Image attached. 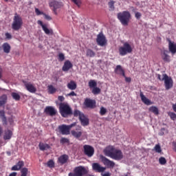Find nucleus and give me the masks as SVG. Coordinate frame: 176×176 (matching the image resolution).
Returning a JSON list of instances; mask_svg holds the SVG:
<instances>
[{"label":"nucleus","mask_w":176,"mask_h":176,"mask_svg":"<svg viewBox=\"0 0 176 176\" xmlns=\"http://www.w3.org/2000/svg\"><path fill=\"white\" fill-rule=\"evenodd\" d=\"M49 6L54 12V14L57 16V14H58L57 10L61 9V8H63V3L57 0H50Z\"/></svg>","instance_id":"0eeeda50"},{"label":"nucleus","mask_w":176,"mask_h":176,"mask_svg":"<svg viewBox=\"0 0 176 176\" xmlns=\"http://www.w3.org/2000/svg\"><path fill=\"white\" fill-rule=\"evenodd\" d=\"M67 96L69 97H76V94L75 93V91H72L69 94H67Z\"/></svg>","instance_id":"5fc2aeb1"},{"label":"nucleus","mask_w":176,"mask_h":176,"mask_svg":"<svg viewBox=\"0 0 176 176\" xmlns=\"http://www.w3.org/2000/svg\"><path fill=\"white\" fill-rule=\"evenodd\" d=\"M71 134L74 138L79 139L82 137V134H83V131H82V126H78L75 130L71 131Z\"/></svg>","instance_id":"4468645a"},{"label":"nucleus","mask_w":176,"mask_h":176,"mask_svg":"<svg viewBox=\"0 0 176 176\" xmlns=\"http://www.w3.org/2000/svg\"><path fill=\"white\" fill-rule=\"evenodd\" d=\"M69 159V157L68 156V155L67 154H63L62 155H60L58 158V162L63 165V164H65V163H67L68 162V160Z\"/></svg>","instance_id":"6ab92c4d"},{"label":"nucleus","mask_w":176,"mask_h":176,"mask_svg":"<svg viewBox=\"0 0 176 176\" xmlns=\"http://www.w3.org/2000/svg\"><path fill=\"white\" fill-rule=\"evenodd\" d=\"M170 51L166 50H162L161 51V57L164 63H170L171 61V57L168 55Z\"/></svg>","instance_id":"ddd939ff"},{"label":"nucleus","mask_w":176,"mask_h":176,"mask_svg":"<svg viewBox=\"0 0 176 176\" xmlns=\"http://www.w3.org/2000/svg\"><path fill=\"white\" fill-rule=\"evenodd\" d=\"M86 56L87 57H94V56H96V53L93 50L88 49L87 50Z\"/></svg>","instance_id":"f704fd0d"},{"label":"nucleus","mask_w":176,"mask_h":176,"mask_svg":"<svg viewBox=\"0 0 176 176\" xmlns=\"http://www.w3.org/2000/svg\"><path fill=\"white\" fill-rule=\"evenodd\" d=\"M8 100V96L6 95H2L0 97V107H2V105H5L6 104V101Z\"/></svg>","instance_id":"c85d7f7f"},{"label":"nucleus","mask_w":176,"mask_h":176,"mask_svg":"<svg viewBox=\"0 0 176 176\" xmlns=\"http://www.w3.org/2000/svg\"><path fill=\"white\" fill-rule=\"evenodd\" d=\"M124 78H125V82H126L127 83H130V82H131V78L126 77V76Z\"/></svg>","instance_id":"052dcab7"},{"label":"nucleus","mask_w":176,"mask_h":176,"mask_svg":"<svg viewBox=\"0 0 176 176\" xmlns=\"http://www.w3.org/2000/svg\"><path fill=\"white\" fill-rule=\"evenodd\" d=\"M13 135V132L12 131L8 129L5 131L4 132V136H3V140H10L12 138V136Z\"/></svg>","instance_id":"393cba45"},{"label":"nucleus","mask_w":176,"mask_h":176,"mask_svg":"<svg viewBox=\"0 0 176 176\" xmlns=\"http://www.w3.org/2000/svg\"><path fill=\"white\" fill-rule=\"evenodd\" d=\"M11 96H12V98L14 100H15V101H20L21 96L19 94H17L16 92H12L11 94Z\"/></svg>","instance_id":"72a5a7b5"},{"label":"nucleus","mask_w":176,"mask_h":176,"mask_svg":"<svg viewBox=\"0 0 176 176\" xmlns=\"http://www.w3.org/2000/svg\"><path fill=\"white\" fill-rule=\"evenodd\" d=\"M157 78L159 80H161V81L164 80V76H163V74H162V77L160 74H157Z\"/></svg>","instance_id":"6e6d98bb"},{"label":"nucleus","mask_w":176,"mask_h":176,"mask_svg":"<svg viewBox=\"0 0 176 176\" xmlns=\"http://www.w3.org/2000/svg\"><path fill=\"white\" fill-rule=\"evenodd\" d=\"M22 25H23V19H21V16H20V15L16 13L14 16L13 23L12 24V28L14 31H19V30L21 28Z\"/></svg>","instance_id":"39448f33"},{"label":"nucleus","mask_w":176,"mask_h":176,"mask_svg":"<svg viewBox=\"0 0 176 176\" xmlns=\"http://www.w3.org/2000/svg\"><path fill=\"white\" fill-rule=\"evenodd\" d=\"M102 176H111V173L107 172L105 173H102Z\"/></svg>","instance_id":"e2e57ef3"},{"label":"nucleus","mask_w":176,"mask_h":176,"mask_svg":"<svg viewBox=\"0 0 176 176\" xmlns=\"http://www.w3.org/2000/svg\"><path fill=\"white\" fill-rule=\"evenodd\" d=\"M8 122H9L10 124H13V118H9Z\"/></svg>","instance_id":"0e129e2a"},{"label":"nucleus","mask_w":176,"mask_h":176,"mask_svg":"<svg viewBox=\"0 0 176 176\" xmlns=\"http://www.w3.org/2000/svg\"><path fill=\"white\" fill-rule=\"evenodd\" d=\"M154 151L157 153H162V147L160 146V144H156L154 147Z\"/></svg>","instance_id":"37998d69"},{"label":"nucleus","mask_w":176,"mask_h":176,"mask_svg":"<svg viewBox=\"0 0 176 176\" xmlns=\"http://www.w3.org/2000/svg\"><path fill=\"white\" fill-rule=\"evenodd\" d=\"M24 167V162L23 161H19L17 162V164L14 166H13L11 168L12 171H19V170H21V168Z\"/></svg>","instance_id":"4be33fe9"},{"label":"nucleus","mask_w":176,"mask_h":176,"mask_svg":"<svg viewBox=\"0 0 176 176\" xmlns=\"http://www.w3.org/2000/svg\"><path fill=\"white\" fill-rule=\"evenodd\" d=\"M115 74L117 75H122L124 77H126V74L124 73V69L122 68V66L120 65H118L115 69H114Z\"/></svg>","instance_id":"aec40b11"},{"label":"nucleus","mask_w":176,"mask_h":176,"mask_svg":"<svg viewBox=\"0 0 176 176\" xmlns=\"http://www.w3.org/2000/svg\"><path fill=\"white\" fill-rule=\"evenodd\" d=\"M96 42L98 45H107L108 43V40L102 32L97 35Z\"/></svg>","instance_id":"9b49d317"},{"label":"nucleus","mask_w":176,"mask_h":176,"mask_svg":"<svg viewBox=\"0 0 176 176\" xmlns=\"http://www.w3.org/2000/svg\"><path fill=\"white\" fill-rule=\"evenodd\" d=\"M92 169L94 171H96V173H104V171L107 170V168L101 166L98 163H94L92 164Z\"/></svg>","instance_id":"f3484780"},{"label":"nucleus","mask_w":176,"mask_h":176,"mask_svg":"<svg viewBox=\"0 0 176 176\" xmlns=\"http://www.w3.org/2000/svg\"><path fill=\"white\" fill-rule=\"evenodd\" d=\"M133 52V47L130 45H124L119 48L120 56H126Z\"/></svg>","instance_id":"6e6552de"},{"label":"nucleus","mask_w":176,"mask_h":176,"mask_svg":"<svg viewBox=\"0 0 176 176\" xmlns=\"http://www.w3.org/2000/svg\"><path fill=\"white\" fill-rule=\"evenodd\" d=\"M0 118H1L3 124L5 126L8 125V120L6 119V117L5 116V111H0Z\"/></svg>","instance_id":"cd10ccee"},{"label":"nucleus","mask_w":176,"mask_h":176,"mask_svg":"<svg viewBox=\"0 0 176 176\" xmlns=\"http://www.w3.org/2000/svg\"><path fill=\"white\" fill-rule=\"evenodd\" d=\"M167 41L168 42V45H174V43L171 42V40H170V38H167Z\"/></svg>","instance_id":"338daca9"},{"label":"nucleus","mask_w":176,"mask_h":176,"mask_svg":"<svg viewBox=\"0 0 176 176\" xmlns=\"http://www.w3.org/2000/svg\"><path fill=\"white\" fill-rule=\"evenodd\" d=\"M168 116L170 118L171 120H176V113L174 112H168Z\"/></svg>","instance_id":"a18cd8bd"},{"label":"nucleus","mask_w":176,"mask_h":176,"mask_svg":"<svg viewBox=\"0 0 176 176\" xmlns=\"http://www.w3.org/2000/svg\"><path fill=\"white\" fill-rule=\"evenodd\" d=\"M16 175H17V173L16 172H12L9 175V176H16Z\"/></svg>","instance_id":"69168bd1"},{"label":"nucleus","mask_w":176,"mask_h":176,"mask_svg":"<svg viewBox=\"0 0 176 176\" xmlns=\"http://www.w3.org/2000/svg\"><path fill=\"white\" fill-rule=\"evenodd\" d=\"M163 76L164 79V81L166 90H170V89L173 87V85L174 83V82L173 81V78H171V77L168 76L167 74H164Z\"/></svg>","instance_id":"9d476101"},{"label":"nucleus","mask_w":176,"mask_h":176,"mask_svg":"<svg viewBox=\"0 0 176 176\" xmlns=\"http://www.w3.org/2000/svg\"><path fill=\"white\" fill-rule=\"evenodd\" d=\"M4 53H10V45H3L2 46Z\"/></svg>","instance_id":"e433bc0d"},{"label":"nucleus","mask_w":176,"mask_h":176,"mask_svg":"<svg viewBox=\"0 0 176 176\" xmlns=\"http://www.w3.org/2000/svg\"><path fill=\"white\" fill-rule=\"evenodd\" d=\"M80 122H81L82 126H89V118L85 116V114L80 116Z\"/></svg>","instance_id":"5701e85b"},{"label":"nucleus","mask_w":176,"mask_h":176,"mask_svg":"<svg viewBox=\"0 0 176 176\" xmlns=\"http://www.w3.org/2000/svg\"><path fill=\"white\" fill-rule=\"evenodd\" d=\"M72 67H74V65H72L71 61L66 60L64 63V65L62 67V71H63L64 72H67V71H69V69H71V68H72Z\"/></svg>","instance_id":"412c9836"},{"label":"nucleus","mask_w":176,"mask_h":176,"mask_svg":"<svg viewBox=\"0 0 176 176\" xmlns=\"http://www.w3.org/2000/svg\"><path fill=\"white\" fill-rule=\"evenodd\" d=\"M6 39H12V34L10 33H6Z\"/></svg>","instance_id":"bf43d9fd"},{"label":"nucleus","mask_w":176,"mask_h":176,"mask_svg":"<svg viewBox=\"0 0 176 176\" xmlns=\"http://www.w3.org/2000/svg\"><path fill=\"white\" fill-rule=\"evenodd\" d=\"M59 112L63 118H68L72 115V109L67 103L60 102L59 104Z\"/></svg>","instance_id":"7ed1b4c3"},{"label":"nucleus","mask_w":176,"mask_h":176,"mask_svg":"<svg viewBox=\"0 0 176 176\" xmlns=\"http://www.w3.org/2000/svg\"><path fill=\"white\" fill-rule=\"evenodd\" d=\"M172 54H176V45H169V52Z\"/></svg>","instance_id":"c9c22d12"},{"label":"nucleus","mask_w":176,"mask_h":176,"mask_svg":"<svg viewBox=\"0 0 176 176\" xmlns=\"http://www.w3.org/2000/svg\"><path fill=\"white\" fill-rule=\"evenodd\" d=\"M44 112L47 115H50V116H54L56 115V113H57V111L56 110V109H54V107H53L52 106L46 107L44 110Z\"/></svg>","instance_id":"a211bd4d"},{"label":"nucleus","mask_w":176,"mask_h":176,"mask_svg":"<svg viewBox=\"0 0 176 176\" xmlns=\"http://www.w3.org/2000/svg\"><path fill=\"white\" fill-rule=\"evenodd\" d=\"M149 112H152L155 115H159V109L155 106H152L148 109Z\"/></svg>","instance_id":"c756f323"},{"label":"nucleus","mask_w":176,"mask_h":176,"mask_svg":"<svg viewBox=\"0 0 176 176\" xmlns=\"http://www.w3.org/2000/svg\"><path fill=\"white\" fill-rule=\"evenodd\" d=\"M82 115H83V113L78 110H75L74 112V116H75L76 118L78 116L79 119L80 118V116H82Z\"/></svg>","instance_id":"de8ad7c7"},{"label":"nucleus","mask_w":176,"mask_h":176,"mask_svg":"<svg viewBox=\"0 0 176 176\" xmlns=\"http://www.w3.org/2000/svg\"><path fill=\"white\" fill-rule=\"evenodd\" d=\"M56 91H57V89L54 87H53V85L48 86V93L50 94H54Z\"/></svg>","instance_id":"473e14b6"},{"label":"nucleus","mask_w":176,"mask_h":176,"mask_svg":"<svg viewBox=\"0 0 176 176\" xmlns=\"http://www.w3.org/2000/svg\"><path fill=\"white\" fill-rule=\"evenodd\" d=\"M38 147L40 151H47V149H50V145L42 142L39 143Z\"/></svg>","instance_id":"bb28decb"},{"label":"nucleus","mask_w":176,"mask_h":176,"mask_svg":"<svg viewBox=\"0 0 176 176\" xmlns=\"http://www.w3.org/2000/svg\"><path fill=\"white\" fill-rule=\"evenodd\" d=\"M38 24L41 25L42 28H43V27H45V25H46L43 24V22H42V21H38Z\"/></svg>","instance_id":"680f3d73"},{"label":"nucleus","mask_w":176,"mask_h":176,"mask_svg":"<svg viewBox=\"0 0 176 176\" xmlns=\"http://www.w3.org/2000/svg\"><path fill=\"white\" fill-rule=\"evenodd\" d=\"M109 8L110 10H115V1H111L109 2Z\"/></svg>","instance_id":"c03bdc74"},{"label":"nucleus","mask_w":176,"mask_h":176,"mask_svg":"<svg viewBox=\"0 0 176 176\" xmlns=\"http://www.w3.org/2000/svg\"><path fill=\"white\" fill-rule=\"evenodd\" d=\"M103 152L105 156L111 157V159H113V160H117L118 162L122 160L123 157H124V155H123V152H122V150L118 149L115 148L113 146H109L106 147L104 149Z\"/></svg>","instance_id":"f257e3e1"},{"label":"nucleus","mask_w":176,"mask_h":176,"mask_svg":"<svg viewBox=\"0 0 176 176\" xmlns=\"http://www.w3.org/2000/svg\"><path fill=\"white\" fill-rule=\"evenodd\" d=\"M72 2L75 3V5H77V6H80V5L82 3L80 0H72Z\"/></svg>","instance_id":"603ef678"},{"label":"nucleus","mask_w":176,"mask_h":176,"mask_svg":"<svg viewBox=\"0 0 176 176\" xmlns=\"http://www.w3.org/2000/svg\"><path fill=\"white\" fill-rule=\"evenodd\" d=\"M58 61L62 63V61H64V60H65V55L61 52L59 53L58 54Z\"/></svg>","instance_id":"a19ab883"},{"label":"nucleus","mask_w":176,"mask_h":176,"mask_svg":"<svg viewBox=\"0 0 176 176\" xmlns=\"http://www.w3.org/2000/svg\"><path fill=\"white\" fill-rule=\"evenodd\" d=\"M58 101H60V102H63V101H64V100H65V98H64V96H59L58 97Z\"/></svg>","instance_id":"13d9d810"},{"label":"nucleus","mask_w":176,"mask_h":176,"mask_svg":"<svg viewBox=\"0 0 176 176\" xmlns=\"http://www.w3.org/2000/svg\"><path fill=\"white\" fill-rule=\"evenodd\" d=\"M84 154L88 157H93L94 155V147L85 144L83 146Z\"/></svg>","instance_id":"1a4fd4ad"},{"label":"nucleus","mask_w":176,"mask_h":176,"mask_svg":"<svg viewBox=\"0 0 176 176\" xmlns=\"http://www.w3.org/2000/svg\"><path fill=\"white\" fill-rule=\"evenodd\" d=\"M28 175V168H23L21 170V176H27Z\"/></svg>","instance_id":"ea45409f"},{"label":"nucleus","mask_w":176,"mask_h":176,"mask_svg":"<svg viewBox=\"0 0 176 176\" xmlns=\"http://www.w3.org/2000/svg\"><path fill=\"white\" fill-rule=\"evenodd\" d=\"M84 105H85L87 108L93 109L94 108H96V100L87 98L84 101Z\"/></svg>","instance_id":"2eb2a0df"},{"label":"nucleus","mask_w":176,"mask_h":176,"mask_svg":"<svg viewBox=\"0 0 176 176\" xmlns=\"http://www.w3.org/2000/svg\"><path fill=\"white\" fill-rule=\"evenodd\" d=\"M35 12H36V14H37V16H41V14H44L43 12H41V10H39V9L38 8H35Z\"/></svg>","instance_id":"3c124183"},{"label":"nucleus","mask_w":176,"mask_h":176,"mask_svg":"<svg viewBox=\"0 0 176 176\" xmlns=\"http://www.w3.org/2000/svg\"><path fill=\"white\" fill-rule=\"evenodd\" d=\"M89 173L85 166H79L75 167L73 170V172H70L68 174V176H84L86 175Z\"/></svg>","instance_id":"20e7f679"},{"label":"nucleus","mask_w":176,"mask_h":176,"mask_svg":"<svg viewBox=\"0 0 176 176\" xmlns=\"http://www.w3.org/2000/svg\"><path fill=\"white\" fill-rule=\"evenodd\" d=\"M60 144L64 145V144H69V139L67 138H61L60 140Z\"/></svg>","instance_id":"58836bf2"},{"label":"nucleus","mask_w":176,"mask_h":176,"mask_svg":"<svg viewBox=\"0 0 176 176\" xmlns=\"http://www.w3.org/2000/svg\"><path fill=\"white\" fill-rule=\"evenodd\" d=\"M142 16V14L140 12H137L135 13V17L137 19V20H140L141 19V16Z\"/></svg>","instance_id":"8fccbe9b"},{"label":"nucleus","mask_w":176,"mask_h":176,"mask_svg":"<svg viewBox=\"0 0 176 176\" xmlns=\"http://www.w3.org/2000/svg\"><path fill=\"white\" fill-rule=\"evenodd\" d=\"M75 126H76V122L70 125L62 124L60 126H58V129L60 134H62L63 135H69V134H71V128Z\"/></svg>","instance_id":"423d86ee"},{"label":"nucleus","mask_w":176,"mask_h":176,"mask_svg":"<svg viewBox=\"0 0 176 176\" xmlns=\"http://www.w3.org/2000/svg\"><path fill=\"white\" fill-rule=\"evenodd\" d=\"M76 87H78V85L74 80H71L67 83V88H69V90H76Z\"/></svg>","instance_id":"a878e982"},{"label":"nucleus","mask_w":176,"mask_h":176,"mask_svg":"<svg viewBox=\"0 0 176 176\" xmlns=\"http://www.w3.org/2000/svg\"><path fill=\"white\" fill-rule=\"evenodd\" d=\"M117 18L122 25L127 26L129 25V23H130L131 14L129 11H123L117 14Z\"/></svg>","instance_id":"f03ea898"},{"label":"nucleus","mask_w":176,"mask_h":176,"mask_svg":"<svg viewBox=\"0 0 176 176\" xmlns=\"http://www.w3.org/2000/svg\"><path fill=\"white\" fill-rule=\"evenodd\" d=\"M24 86L30 93H36V87L31 82L23 81Z\"/></svg>","instance_id":"f8f14e48"},{"label":"nucleus","mask_w":176,"mask_h":176,"mask_svg":"<svg viewBox=\"0 0 176 176\" xmlns=\"http://www.w3.org/2000/svg\"><path fill=\"white\" fill-rule=\"evenodd\" d=\"M101 159L104 166H107V167H109V168H113V167H115L116 164L113 161H111L109 159L104 156H102Z\"/></svg>","instance_id":"dca6fc26"},{"label":"nucleus","mask_w":176,"mask_h":176,"mask_svg":"<svg viewBox=\"0 0 176 176\" xmlns=\"http://www.w3.org/2000/svg\"><path fill=\"white\" fill-rule=\"evenodd\" d=\"M107 111L105 109V107H100V115L101 116H104L107 113Z\"/></svg>","instance_id":"49530a36"},{"label":"nucleus","mask_w":176,"mask_h":176,"mask_svg":"<svg viewBox=\"0 0 176 176\" xmlns=\"http://www.w3.org/2000/svg\"><path fill=\"white\" fill-rule=\"evenodd\" d=\"M47 167H49L50 168H54V161H53V160H50L47 162Z\"/></svg>","instance_id":"79ce46f5"},{"label":"nucleus","mask_w":176,"mask_h":176,"mask_svg":"<svg viewBox=\"0 0 176 176\" xmlns=\"http://www.w3.org/2000/svg\"><path fill=\"white\" fill-rule=\"evenodd\" d=\"M140 98L142 102L145 104V105H151L152 102L149 99H148L146 97L144 96V94L142 92H140Z\"/></svg>","instance_id":"b1692460"},{"label":"nucleus","mask_w":176,"mask_h":176,"mask_svg":"<svg viewBox=\"0 0 176 176\" xmlns=\"http://www.w3.org/2000/svg\"><path fill=\"white\" fill-rule=\"evenodd\" d=\"M88 85L90 89H94V87H97V82H96L94 80H89Z\"/></svg>","instance_id":"2f4dec72"},{"label":"nucleus","mask_w":176,"mask_h":176,"mask_svg":"<svg viewBox=\"0 0 176 176\" xmlns=\"http://www.w3.org/2000/svg\"><path fill=\"white\" fill-rule=\"evenodd\" d=\"M94 49L95 50H96V52H98V50H101V48H98L97 45L95 46Z\"/></svg>","instance_id":"774afa93"},{"label":"nucleus","mask_w":176,"mask_h":176,"mask_svg":"<svg viewBox=\"0 0 176 176\" xmlns=\"http://www.w3.org/2000/svg\"><path fill=\"white\" fill-rule=\"evenodd\" d=\"M159 162L160 164L164 165L166 164V163H167V160H166V158H164V157H161L159 159Z\"/></svg>","instance_id":"09e8293b"},{"label":"nucleus","mask_w":176,"mask_h":176,"mask_svg":"<svg viewBox=\"0 0 176 176\" xmlns=\"http://www.w3.org/2000/svg\"><path fill=\"white\" fill-rule=\"evenodd\" d=\"M43 30L47 35H53V30H49L46 25L45 26H43Z\"/></svg>","instance_id":"7c9ffc66"},{"label":"nucleus","mask_w":176,"mask_h":176,"mask_svg":"<svg viewBox=\"0 0 176 176\" xmlns=\"http://www.w3.org/2000/svg\"><path fill=\"white\" fill-rule=\"evenodd\" d=\"M43 16H44V19H45V20H48V21L52 20V16H50L45 13L43 14Z\"/></svg>","instance_id":"864d4df0"},{"label":"nucleus","mask_w":176,"mask_h":176,"mask_svg":"<svg viewBox=\"0 0 176 176\" xmlns=\"http://www.w3.org/2000/svg\"><path fill=\"white\" fill-rule=\"evenodd\" d=\"M164 131H166V129L162 128L160 132L159 133V135H164Z\"/></svg>","instance_id":"4d7b16f0"},{"label":"nucleus","mask_w":176,"mask_h":176,"mask_svg":"<svg viewBox=\"0 0 176 176\" xmlns=\"http://www.w3.org/2000/svg\"><path fill=\"white\" fill-rule=\"evenodd\" d=\"M91 93L95 96L97 94H100V93H101V89L95 87L94 89H92Z\"/></svg>","instance_id":"4c0bfd02"}]
</instances>
